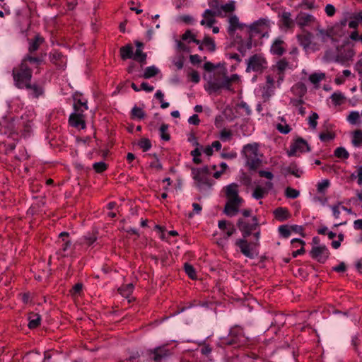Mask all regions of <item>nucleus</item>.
<instances>
[{
	"label": "nucleus",
	"mask_w": 362,
	"mask_h": 362,
	"mask_svg": "<svg viewBox=\"0 0 362 362\" xmlns=\"http://www.w3.org/2000/svg\"><path fill=\"white\" fill-rule=\"evenodd\" d=\"M247 343L248 339L245 336L243 328L239 325L232 327L228 336L221 337L219 339V346L221 347L228 346L241 347L247 345Z\"/></svg>",
	"instance_id": "7ed1b4c3"
},
{
	"label": "nucleus",
	"mask_w": 362,
	"mask_h": 362,
	"mask_svg": "<svg viewBox=\"0 0 362 362\" xmlns=\"http://www.w3.org/2000/svg\"><path fill=\"white\" fill-rule=\"evenodd\" d=\"M280 23L286 29L292 28L294 26V21L291 18V13L288 11L282 12L280 16Z\"/></svg>",
	"instance_id": "cd10ccee"
},
{
	"label": "nucleus",
	"mask_w": 362,
	"mask_h": 362,
	"mask_svg": "<svg viewBox=\"0 0 362 362\" xmlns=\"http://www.w3.org/2000/svg\"><path fill=\"white\" fill-rule=\"evenodd\" d=\"M309 151H310V148L308 142L303 138L298 137L291 144L287 154L288 156H295L297 152L305 153Z\"/></svg>",
	"instance_id": "9b49d317"
},
{
	"label": "nucleus",
	"mask_w": 362,
	"mask_h": 362,
	"mask_svg": "<svg viewBox=\"0 0 362 362\" xmlns=\"http://www.w3.org/2000/svg\"><path fill=\"white\" fill-rule=\"evenodd\" d=\"M319 118V115L316 112H312V114L308 117V124L310 128L315 129L317 125V119Z\"/></svg>",
	"instance_id": "864d4df0"
},
{
	"label": "nucleus",
	"mask_w": 362,
	"mask_h": 362,
	"mask_svg": "<svg viewBox=\"0 0 362 362\" xmlns=\"http://www.w3.org/2000/svg\"><path fill=\"white\" fill-rule=\"evenodd\" d=\"M191 156H193V162L196 164H200L202 160L199 158L201 156V152L199 148H195L191 151Z\"/></svg>",
	"instance_id": "e2e57ef3"
},
{
	"label": "nucleus",
	"mask_w": 362,
	"mask_h": 362,
	"mask_svg": "<svg viewBox=\"0 0 362 362\" xmlns=\"http://www.w3.org/2000/svg\"><path fill=\"white\" fill-rule=\"evenodd\" d=\"M315 20V18L313 15L303 12H300L296 18V23L301 28L310 25Z\"/></svg>",
	"instance_id": "4be33fe9"
},
{
	"label": "nucleus",
	"mask_w": 362,
	"mask_h": 362,
	"mask_svg": "<svg viewBox=\"0 0 362 362\" xmlns=\"http://www.w3.org/2000/svg\"><path fill=\"white\" fill-rule=\"evenodd\" d=\"M221 0H208L209 6L210 10L214 12H219L220 17H223V13L225 14L232 13L235 9L234 1H230L226 4H222Z\"/></svg>",
	"instance_id": "9d476101"
},
{
	"label": "nucleus",
	"mask_w": 362,
	"mask_h": 362,
	"mask_svg": "<svg viewBox=\"0 0 362 362\" xmlns=\"http://www.w3.org/2000/svg\"><path fill=\"white\" fill-rule=\"evenodd\" d=\"M226 195L228 199H242L238 195V186L235 183H232L226 186Z\"/></svg>",
	"instance_id": "c85d7f7f"
},
{
	"label": "nucleus",
	"mask_w": 362,
	"mask_h": 362,
	"mask_svg": "<svg viewBox=\"0 0 362 362\" xmlns=\"http://www.w3.org/2000/svg\"><path fill=\"white\" fill-rule=\"evenodd\" d=\"M159 72V70L154 66H148L145 69L144 73L141 77H143L146 79L152 78L157 75Z\"/></svg>",
	"instance_id": "79ce46f5"
},
{
	"label": "nucleus",
	"mask_w": 362,
	"mask_h": 362,
	"mask_svg": "<svg viewBox=\"0 0 362 362\" xmlns=\"http://www.w3.org/2000/svg\"><path fill=\"white\" fill-rule=\"evenodd\" d=\"M329 181L328 180H324L320 182H318L317 185V190L319 193H325V189L329 187Z\"/></svg>",
	"instance_id": "bf43d9fd"
},
{
	"label": "nucleus",
	"mask_w": 362,
	"mask_h": 362,
	"mask_svg": "<svg viewBox=\"0 0 362 362\" xmlns=\"http://www.w3.org/2000/svg\"><path fill=\"white\" fill-rule=\"evenodd\" d=\"M138 145L144 152L148 151L152 146L150 139L147 138H142L139 141Z\"/></svg>",
	"instance_id": "8fccbe9b"
},
{
	"label": "nucleus",
	"mask_w": 362,
	"mask_h": 362,
	"mask_svg": "<svg viewBox=\"0 0 362 362\" xmlns=\"http://www.w3.org/2000/svg\"><path fill=\"white\" fill-rule=\"evenodd\" d=\"M224 81H228V86L227 90H230L231 83L239 79V76L238 74H232L230 77L226 76V74H223Z\"/></svg>",
	"instance_id": "0e129e2a"
},
{
	"label": "nucleus",
	"mask_w": 362,
	"mask_h": 362,
	"mask_svg": "<svg viewBox=\"0 0 362 362\" xmlns=\"http://www.w3.org/2000/svg\"><path fill=\"white\" fill-rule=\"evenodd\" d=\"M326 14L332 17L336 13V8L332 4H327L325 8Z\"/></svg>",
	"instance_id": "774afa93"
},
{
	"label": "nucleus",
	"mask_w": 362,
	"mask_h": 362,
	"mask_svg": "<svg viewBox=\"0 0 362 362\" xmlns=\"http://www.w3.org/2000/svg\"><path fill=\"white\" fill-rule=\"evenodd\" d=\"M50 62L54 64L57 68L64 69L66 66V57L61 52L54 49L49 54Z\"/></svg>",
	"instance_id": "ddd939ff"
},
{
	"label": "nucleus",
	"mask_w": 362,
	"mask_h": 362,
	"mask_svg": "<svg viewBox=\"0 0 362 362\" xmlns=\"http://www.w3.org/2000/svg\"><path fill=\"white\" fill-rule=\"evenodd\" d=\"M232 138V132L230 130L223 129L220 132V139L223 141L230 140Z\"/></svg>",
	"instance_id": "13d9d810"
},
{
	"label": "nucleus",
	"mask_w": 362,
	"mask_h": 362,
	"mask_svg": "<svg viewBox=\"0 0 362 362\" xmlns=\"http://www.w3.org/2000/svg\"><path fill=\"white\" fill-rule=\"evenodd\" d=\"M160 136L161 139L165 141H168L170 139V134L168 132V125L163 124L159 129Z\"/></svg>",
	"instance_id": "c03bdc74"
},
{
	"label": "nucleus",
	"mask_w": 362,
	"mask_h": 362,
	"mask_svg": "<svg viewBox=\"0 0 362 362\" xmlns=\"http://www.w3.org/2000/svg\"><path fill=\"white\" fill-rule=\"evenodd\" d=\"M98 231L88 233L81 238V245H92L98 239Z\"/></svg>",
	"instance_id": "c756f323"
},
{
	"label": "nucleus",
	"mask_w": 362,
	"mask_h": 362,
	"mask_svg": "<svg viewBox=\"0 0 362 362\" xmlns=\"http://www.w3.org/2000/svg\"><path fill=\"white\" fill-rule=\"evenodd\" d=\"M252 47V38L249 36L246 41H241L238 47V50L243 56H245L247 51L250 49Z\"/></svg>",
	"instance_id": "72a5a7b5"
},
{
	"label": "nucleus",
	"mask_w": 362,
	"mask_h": 362,
	"mask_svg": "<svg viewBox=\"0 0 362 362\" xmlns=\"http://www.w3.org/2000/svg\"><path fill=\"white\" fill-rule=\"evenodd\" d=\"M145 112L141 108L137 106H134L131 111V117L132 119H142L145 117Z\"/></svg>",
	"instance_id": "37998d69"
},
{
	"label": "nucleus",
	"mask_w": 362,
	"mask_h": 362,
	"mask_svg": "<svg viewBox=\"0 0 362 362\" xmlns=\"http://www.w3.org/2000/svg\"><path fill=\"white\" fill-rule=\"evenodd\" d=\"M43 58L42 57H33L26 54L21 63L14 66L12 69L13 84L17 88H21L28 82H31L33 77V69L29 64H35L37 66L42 64Z\"/></svg>",
	"instance_id": "f03ea898"
},
{
	"label": "nucleus",
	"mask_w": 362,
	"mask_h": 362,
	"mask_svg": "<svg viewBox=\"0 0 362 362\" xmlns=\"http://www.w3.org/2000/svg\"><path fill=\"white\" fill-rule=\"evenodd\" d=\"M93 168L97 173H102L107 169V165L103 162H97L93 163Z\"/></svg>",
	"instance_id": "3c124183"
},
{
	"label": "nucleus",
	"mask_w": 362,
	"mask_h": 362,
	"mask_svg": "<svg viewBox=\"0 0 362 362\" xmlns=\"http://www.w3.org/2000/svg\"><path fill=\"white\" fill-rule=\"evenodd\" d=\"M329 251L325 245L313 246L310 251V255L317 262L324 264L329 256Z\"/></svg>",
	"instance_id": "f8f14e48"
},
{
	"label": "nucleus",
	"mask_w": 362,
	"mask_h": 362,
	"mask_svg": "<svg viewBox=\"0 0 362 362\" xmlns=\"http://www.w3.org/2000/svg\"><path fill=\"white\" fill-rule=\"evenodd\" d=\"M237 226L242 233V238H238L235 242V245L240 249V252L246 257H253V252L257 245V243H249L247 238L252 234L259 227L258 219L257 216H253L252 223L246 221L240 218L237 221Z\"/></svg>",
	"instance_id": "f257e3e1"
},
{
	"label": "nucleus",
	"mask_w": 362,
	"mask_h": 362,
	"mask_svg": "<svg viewBox=\"0 0 362 362\" xmlns=\"http://www.w3.org/2000/svg\"><path fill=\"white\" fill-rule=\"evenodd\" d=\"M146 54L143 52L141 49H136L135 53L133 52L132 59L139 62L141 66L146 64Z\"/></svg>",
	"instance_id": "e433bc0d"
},
{
	"label": "nucleus",
	"mask_w": 362,
	"mask_h": 362,
	"mask_svg": "<svg viewBox=\"0 0 362 362\" xmlns=\"http://www.w3.org/2000/svg\"><path fill=\"white\" fill-rule=\"evenodd\" d=\"M312 34L310 33H307L303 35H298V40L300 46L303 47V48L306 49L310 47L311 44Z\"/></svg>",
	"instance_id": "c9c22d12"
},
{
	"label": "nucleus",
	"mask_w": 362,
	"mask_h": 362,
	"mask_svg": "<svg viewBox=\"0 0 362 362\" xmlns=\"http://www.w3.org/2000/svg\"><path fill=\"white\" fill-rule=\"evenodd\" d=\"M119 54L122 60L132 59L133 47L131 44H127L119 49Z\"/></svg>",
	"instance_id": "473e14b6"
},
{
	"label": "nucleus",
	"mask_w": 362,
	"mask_h": 362,
	"mask_svg": "<svg viewBox=\"0 0 362 362\" xmlns=\"http://www.w3.org/2000/svg\"><path fill=\"white\" fill-rule=\"evenodd\" d=\"M84 116L82 112H75L69 116V123L71 127L83 129L86 128Z\"/></svg>",
	"instance_id": "6ab92c4d"
},
{
	"label": "nucleus",
	"mask_w": 362,
	"mask_h": 362,
	"mask_svg": "<svg viewBox=\"0 0 362 362\" xmlns=\"http://www.w3.org/2000/svg\"><path fill=\"white\" fill-rule=\"evenodd\" d=\"M286 50V43L281 37L275 39L270 48V52L279 57L282 56Z\"/></svg>",
	"instance_id": "412c9836"
},
{
	"label": "nucleus",
	"mask_w": 362,
	"mask_h": 362,
	"mask_svg": "<svg viewBox=\"0 0 362 362\" xmlns=\"http://www.w3.org/2000/svg\"><path fill=\"white\" fill-rule=\"evenodd\" d=\"M45 42V38L39 33L36 34L33 38L28 39V54L31 55V54L37 51L40 47Z\"/></svg>",
	"instance_id": "f3484780"
},
{
	"label": "nucleus",
	"mask_w": 362,
	"mask_h": 362,
	"mask_svg": "<svg viewBox=\"0 0 362 362\" xmlns=\"http://www.w3.org/2000/svg\"><path fill=\"white\" fill-rule=\"evenodd\" d=\"M219 229L225 232L224 238L228 239L236 233L234 224L226 220H220L218 223Z\"/></svg>",
	"instance_id": "aec40b11"
},
{
	"label": "nucleus",
	"mask_w": 362,
	"mask_h": 362,
	"mask_svg": "<svg viewBox=\"0 0 362 362\" xmlns=\"http://www.w3.org/2000/svg\"><path fill=\"white\" fill-rule=\"evenodd\" d=\"M208 87L206 89L210 93L217 92L218 90L221 88L227 89L228 86V81H224L223 75L221 76H218L213 81H210L207 83Z\"/></svg>",
	"instance_id": "2eb2a0df"
},
{
	"label": "nucleus",
	"mask_w": 362,
	"mask_h": 362,
	"mask_svg": "<svg viewBox=\"0 0 362 362\" xmlns=\"http://www.w3.org/2000/svg\"><path fill=\"white\" fill-rule=\"evenodd\" d=\"M274 89V81L273 78L269 75L267 76L266 85L263 88L262 94V98L264 100L269 99L273 94Z\"/></svg>",
	"instance_id": "b1692460"
},
{
	"label": "nucleus",
	"mask_w": 362,
	"mask_h": 362,
	"mask_svg": "<svg viewBox=\"0 0 362 362\" xmlns=\"http://www.w3.org/2000/svg\"><path fill=\"white\" fill-rule=\"evenodd\" d=\"M325 75L323 73L317 74L313 73L310 75L309 80L313 84H317L325 78Z\"/></svg>",
	"instance_id": "5fc2aeb1"
},
{
	"label": "nucleus",
	"mask_w": 362,
	"mask_h": 362,
	"mask_svg": "<svg viewBox=\"0 0 362 362\" xmlns=\"http://www.w3.org/2000/svg\"><path fill=\"white\" fill-rule=\"evenodd\" d=\"M210 169L206 165L203 168L192 169L193 179L199 188H211L214 184V181L209 177Z\"/></svg>",
	"instance_id": "423d86ee"
},
{
	"label": "nucleus",
	"mask_w": 362,
	"mask_h": 362,
	"mask_svg": "<svg viewBox=\"0 0 362 362\" xmlns=\"http://www.w3.org/2000/svg\"><path fill=\"white\" fill-rule=\"evenodd\" d=\"M228 22V33L230 35H233L238 29L243 30L245 27H247L245 24L240 23L238 18L235 15L230 16Z\"/></svg>",
	"instance_id": "5701e85b"
},
{
	"label": "nucleus",
	"mask_w": 362,
	"mask_h": 362,
	"mask_svg": "<svg viewBox=\"0 0 362 362\" xmlns=\"http://www.w3.org/2000/svg\"><path fill=\"white\" fill-rule=\"evenodd\" d=\"M243 202V199H228V201L224 206V213L228 216H235L238 211L239 207L241 203Z\"/></svg>",
	"instance_id": "4468645a"
},
{
	"label": "nucleus",
	"mask_w": 362,
	"mask_h": 362,
	"mask_svg": "<svg viewBox=\"0 0 362 362\" xmlns=\"http://www.w3.org/2000/svg\"><path fill=\"white\" fill-rule=\"evenodd\" d=\"M291 227L289 228L287 225H282L279 227L280 235L285 238L291 235Z\"/></svg>",
	"instance_id": "4d7b16f0"
},
{
	"label": "nucleus",
	"mask_w": 362,
	"mask_h": 362,
	"mask_svg": "<svg viewBox=\"0 0 362 362\" xmlns=\"http://www.w3.org/2000/svg\"><path fill=\"white\" fill-rule=\"evenodd\" d=\"M216 16H220V13L212 11V10L210 9H206L202 14L203 19L201 21L200 24L208 28H211L216 22L215 18Z\"/></svg>",
	"instance_id": "a211bd4d"
},
{
	"label": "nucleus",
	"mask_w": 362,
	"mask_h": 362,
	"mask_svg": "<svg viewBox=\"0 0 362 362\" xmlns=\"http://www.w3.org/2000/svg\"><path fill=\"white\" fill-rule=\"evenodd\" d=\"M291 230L296 233L300 234L303 238L305 236L304 228L302 226L293 225L291 226Z\"/></svg>",
	"instance_id": "338daca9"
},
{
	"label": "nucleus",
	"mask_w": 362,
	"mask_h": 362,
	"mask_svg": "<svg viewBox=\"0 0 362 362\" xmlns=\"http://www.w3.org/2000/svg\"><path fill=\"white\" fill-rule=\"evenodd\" d=\"M204 47L209 52H214L216 50V43L214 39L208 35H206L202 40Z\"/></svg>",
	"instance_id": "58836bf2"
},
{
	"label": "nucleus",
	"mask_w": 362,
	"mask_h": 362,
	"mask_svg": "<svg viewBox=\"0 0 362 362\" xmlns=\"http://www.w3.org/2000/svg\"><path fill=\"white\" fill-rule=\"evenodd\" d=\"M276 129L281 134H288L291 130V128L290 127V126L287 124H276Z\"/></svg>",
	"instance_id": "052dcab7"
},
{
	"label": "nucleus",
	"mask_w": 362,
	"mask_h": 362,
	"mask_svg": "<svg viewBox=\"0 0 362 362\" xmlns=\"http://www.w3.org/2000/svg\"><path fill=\"white\" fill-rule=\"evenodd\" d=\"M81 95L76 94L74 96V108L75 112H83L85 110H88L87 101L86 100H82L81 98Z\"/></svg>",
	"instance_id": "bb28decb"
},
{
	"label": "nucleus",
	"mask_w": 362,
	"mask_h": 362,
	"mask_svg": "<svg viewBox=\"0 0 362 362\" xmlns=\"http://www.w3.org/2000/svg\"><path fill=\"white\" fill-rule=\"evenodd\" d=\"M286 171L296 177H300L303 174V171L298 167L296 163H291L286 168Z\"/></svg>",
	"instance_id": "4c0bfd02"
},
{
	"label": "nucleus",
	"mask_w": 362,
	"mask_h": 362,
	"mask_svg": "<svg viewBox=\"0 0 362 362\" xmlns=\"http://www.w3.org/2000/svg\"><path fill=\"white\" fill-rule=\"evenodd\" d=\"M41 359L40 353L34 351L27 352L22 358L23 362H39Z\"/></svg>",
	"instance_id": "f704fd0d"
},
{
	"label": "nucleus",
	"mask_w": 362,
	"mask_h": 362,
	"mask_svg": "<svg viewBox=\"0 0 362 362\" xmlns=\"http://www.w3.org/2000/svg\"><path fill=\"white\" fill-rule=\"evenodd\" d=\"M267 68V62L263 55L255 54L247 60L246 71L262 72Z\"/></svg>",
	"instance_id": "6e6552de"
},
{
	"label": "nucleus",
	"mask_w": 362,
	"mask_h": 362,
	"mask_svg": "<svg viewBox=\"0 0 362 362\" xmlns=\"http://www.w3.org/2000/svg\"><path fill=\"white\" fill-rule=\"evenodd\" d=\"M57 244L59 245V249L57 254L61 257H68L74 246L69 238V233L67 232H62L59 235Z\"/></svg>",
	"instance_id": "1a4fd4ad"
},
{
	"label": "nucleus",
	"mask_w": 362,
	"mask_h": 362,
	"mask_svg": "<svg viewBox=\"0 0 362 362\" xmlns=\"http://www.w3.org/2000/svg\"><path fill=\"white\" fill-rule=\"evenodd\" d=\"M299 194L300 192L298 190L290 187H288L285 190V195L287 198L296 199L299 196Z\"/></svg>",
	"instance_id": "6e6d98bb"
},
{
	"label": "nucleus",
	"mask_w": 362,
	"mask_h": 362,
	"mask_svg": "<svg viewBox=\"0 0 362 362\" xmlns=\"http://www.w3.org/2000/svg\"><path fill=\"white\" fill-rule=\"evenodd\" d=\"M331 98L335 105H340L344 97L341 93L335 92L331 95Z\"/></svg>",
	"instance_id": "680f3d73"
},
{
	"label": "nucleus",
	"mask_w": 362,
	"mask_h": 362,
	"mask_svg": "<svg viewBox=\"0 0 362 362\" xmlns=\"http://www.w3.org/2000/svg\"><path fill=\"white\" fill-rule=\"evenodd\" d=\"M274 218L281 222L288 220L291 217L288 209L286 207H278L273 211Z\"/></svg>",
	"instance_id": "a878e982"
},
{
	"label": "nucleus",
	"mask_w": 362,
	"mask_h": 362,
	"mask_svg": "<svg viewBox=\"0 0 362 362\" xmlns=\"http://www.w3.org/2000/svg\"><path fill=\"white\" fill-rule=\"evenodd\" d=\"M267 194V189L261 186H257L252 192V197L258 200L263 199Z\"/></svg>",
	"instance_id": "ea45409f"
},
{
	"label": "nucleus",
	"mask_w": 362,
	"mask_h": 362,
	"mask_svg": "<svg viewBox=\"0 0 362 362\" xmlns=\"http://www.w3.org/2000/svg\"><path fill=\"white\" fill-rule=\"evenodd\" d=\"M324 126L326 127V131L320 133L319 138L320 141L322 142H328L334 140L336 137V134L333 131L329 130L328 126L331 127V124L328 123L327 126V123H325Z\"/></svg>",
	"instance_id": "7c9ffc66"
},
{
	"label": "nucleus",
	"mask_w": 362,
	"mask_h": 362,
	"mask_svg": "<svg viewBox=\"0 0 362 362\" xmlns=\"http://www.w3.org/2000/svg\"><path fill=\"white\" fill-rule=\"evenodd\" d=\"M347 120L351 124H356L361 122V116L358 112L352 111L347 117Z\"/></svg>",
	"instance_id": "de8ad7c7"
},
{
	"label": "nucleus",
	"mask_w": 362,
	"mask_h": 362,
	"mask_svg": "<svg viewBox=\"0 0 362 362\" xmlns=\"http://www.w3.org/2000/svg\"><path fill=\"white\" fill-rule=\"evenodd\" d=\"M269 30V21L264 18L255 21L248 26L249 36L252 38L257 35H259L261 37L268 36Z\"/></svg>",
	"instance_id": "0eeeda50"
},
{
	"label": "nucleus",
	"mask_w": 362,
	"mask_h": 362,
	"mask_svg": "<svg viewBox=\"0 0 362 362\" xmlns=\"http://www.w3.org/2000/svg\"><path fill=\"white\" fill-rule=\"evenodd\" d=\"M253 236L255 239V241H254L253 243H257V245L255 247V250L253 252V257H251L250 259H254L255 257L258 256V255H259L258 247H259V240L260 238V230L259 228L255 231V233H253Z\"/></svg>",
	"instance_id": "603ef678"
},
{
	"label": "nucleus",
	"mask_w": 362,
	"mask_h": 362,
	"mask_svg": "<svg viewBox=\"0 0 362 362\" xmlns=\"http://www.w3.org/2000/svg\"><path fill=\"white\" fill-rule=\"evenodd\" d=\"M334 155L338 158L348 159L349 158V152L344 147H338L334 151Z\"/></svg>",
	"instance_id": "a18cd8bd"
},
{
	"label": "nucleus",
	"mask_w": 362,
	"mask_h": 362,
	"mask_svg": "<svg viewBox=\"0 0 362 362\" xmlns=\"http://www.w3.org/2000/svg\"><path fill=\"white\" fill-rule=\"evenodd\" d=\"M257 144H247L243 147V153L246 159V165L250 170L255 171L262 165V155L258 153Z\"/></svg>",
	"instance_id": "20e7f679"
},
{
	"label": "nucleus",
	"mask_w": 362,
	"mask_h": 362,
	"mask_svg": "<svg viewBox=\"0 0 362 362\" xmlns=\"http://www.w3.org/2000/svg\"><path fill=\"white\" fill-rule=\"evenodd\" d=\"M19 89H25L28 94L33 98H38L43 95L44 89L37 83L28 82Z\"/></svg>",
	"instance_id": "dca6fc26"
},
{
	"label": "nucleus",
	"mask_w": 362,
	"mask_h": 362,
	"mask_svg": "<svg viewBox=\"0 0 362 362\" xmlns=\"http://www.w3.org/2000/svg\"><path fill=\"white\" fill-rule=\"evenodd\" d=\"M352 144L356 147L362 146V130L357 129L353 133Z\"/></svg>",
	"instance_id": "a19ab883"
},
{
	"label": "nucleus",
	"mask_w": 362,
	"mask_h": 362,
	"mask_svg": "<svg viewBox=\"0 0 362 362\" xmlns=\"http://www.w3.org/2000/svg\"><path fill=\"white\" fill-rule=\"evenodd\" d=\"M184 269H185V273L187 274V276L191 279H193V280L197 279V273H196V271H195L194 267L192 264L185 263L184 264Z\"/></svg>",
	"instance_id": "49530a36"
},
{
	"label": "nucleus",
	"mask_w": 362,
	"mask_h": 362,
	"mask_svg": "<svg viewBox=\"0 0 362 362\" xmlns=\"http://www.w3.org/2000/svg\"><path fill=\"white\" fill-rule=\"evenodd\" d=\"M28 327L31 329L38 327L41 322V316L38 313H30L28 315Z\"/></svg>",
	"instance_id": "2f4dec72"
},
{
	"label": "nucleus",
	"mask_w": 362,
	"mask_h": 362,
	"mask_svg": "<svg viewBox=\"0 0 362 362\" xmlns=\"http://www.w3.org/2000/svg\"><path fill=\"white\" fill-rule=\"evenodd\" d=\"M288 65V62L286 61V59H281L277 62L276 67L280 72H283L285 71Z\"/></svg>",
	"instance_id": "69168bd1"
},
{
	"label": "nucleus",
	"mask_w": 362,
	"mask_h": 362,
	"mask_svg": "<svg viewBox=\"0 0 362 362\" xmlns=\"http://www.w3.org/2000/svg\"><path fill=\"white\" fill-rule=\"evenodd\" d=\"M173 354V349L168 344L158 346L146 350L148 360L151 362H163L170 358Z\"/></svg>",
	"instance_id": "39448f33"
},
{
	"label": "nucleus",
	"mask_w": 362,
	"mask_h": 362,
	"mask_svg": "<svg viewBox=\"0 0 362 362\" xmlns=\"http://www.w3.org/2000/svg\"><path fill=\"white\" fill-rule=\"evenodd\" d=\"M346 15H349V18L351 20L348 24L349 28L356 30L359 23H362V11L352 13H347Z\"/></svg>",
	"instance_id": "393cba45"
},
{
	"label": "nucleus",
	"mask_w": 362,
	"mask_h": 362,
	"mask_svg": "<svg viewBox=\"0 0 362 362\" xmlns=\"http://www.w3.org/2000/svg\"><path fill=\"white\" fill-rule=\"evenodd\" d=\"M134 289V286L132 284H129L127 285H124L121 286L118 291L119 293L125 297H128L132 292Z\"/></svg>",
	"instance_id": "09e8293b"
}]
</instances>
